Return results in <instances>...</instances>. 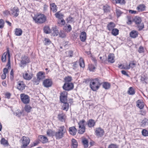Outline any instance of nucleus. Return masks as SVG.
Listing matches in <instances>:
<instances>
[{
  "instance_id": "nucleus-1",
  "label": "nucleus",
  "mask_w": 148,
  "mask_h": 148,
  "mask_svg": "<svg viewBox=\"0 0 148 148\" xmlns=\"http://www.w3.org/2000/svg\"><path fill=\"white\" fill-rule=\"evenodd\" d=\"M35 23L38 24H42L45 23L46 21V16L43 14H35L33 17Z\"/></svg>"
},
{
  "instance_id": "nucleus-2",
  "label": "nucleus",
  "mask_w": 148,
  "mask_h": 148,
  "mask_svg": "<svg viewBox=\"0 0 148 148\" xmlns=\"http://www.w3.org/2000/svg\"><path fill=\"white\" fill-rule=\"evenodd\" d=\"M66 132V130L64 126L59 127L57 131L54 133V136L57 139L62 138Z\"/></svg>"
},
{
  "instance_id": "nucleus-3",
  "label": "nucleus",
  "mask_w": 148,
  "mask_h": 148,
  "mask_svg": "<svg viewBox=\"0 0 148 148\" xmlns=\"http://www.w3.org/2000/svg\"><path fill=\"white\" fill-rule=\"evenodd\" d=\"M100 85V84L97 79H96L91 81L90 85L91 88L93 91H96L98 90Z\"/></svg>"
},
{
  "instance_id": "nucleus-4",
  "label": "nucleus",
  "mask_w": 148,
  "mask_h": 148,
  "mask_svg": "<svg viewBox=\"0 0 148 148\" xmlns=\"http://www.w3.org/2000/svg\"><path fill=\"white\" fill-rule=\"evenodd\" d=\"M29 62V60L28 57L27 56H23L21 57V60L19 64L21 67L24 68Z\"/></svg>"
},
{
  "instance_id": "nucleus-5",
  "label": "nucleus",
  "mask_w": 148,
  "mask_h": 148,
  "mask_svg": "<svg viewBox=\"0 0 148 148\" xmlns=\"http://www.w3.org/2000/svg\"><path fill=\"white\" fill-rule=\"evenodd\" d=\"M29 138L28 137L25 136H23L21 139L20 140V142L22 143V145L21 146V148H26L30 143Z\"/></svg>"
},
{
  "instance_id": "nucleus-6",
  "label": "nucleus",
  "mask_w": 148,
  "mask_h": 148,
  "mask_svg": "<svg viewBox=\"0 0 148 148\" xmlns=\"http://www.w3.org/2000/svg\"><path fill=\"white\" fill-rule=\"evenodd\" d=\"M20 98L21 101L24 103L26 104L29 103V97L28 95L24 94H21L20 95Z\"/></svg>"
},
{
  "instance_id": "nucleus-7",
  "label": "nucleus",
  "mask_w": 148,
  "mask_h": 148,
  "mask_svg": "<svg viewBox=\"0 0 148 148\" xmlns=\"http://www.w3.org/2000/svg\"><path fill=\"white\" fill-rule=\"evenodd\" d=\"M74 87L73 84L72 83H65L63 86V89L66 91L70 90Z\"/></svg>"
},
{
  "instance_id": "nucleus-8",
  "label": "nucleus",
  "mask_w": 148,
  "mask_h": 148,
  "mask_svg": "<svg viewBox=\"0 0 148 148\" xmlns=\"http://www.w3.org/2000/svg\"><path fill=\"white\" fill-rule=\"evenodd\" d=\"M10 14H12L14 17H16L19 14V10L17 7H14L12 8L10 11Z\"/></svg>"
},
{
  "instance_id": "nucleus-9",
  "label": "nucleus",
  "mask_w": 148,
  "mask_h": 148,
  "mask_svg": "<svg viewBox=\"0 0 148 148\" xmlns=\"http://www.w3.org/2000/svg\"><path fill=\"white\" fill-rule=\"evenodd\" d=\"M104 131L100 127L96 128L95 131L96 135L98 137L102 136L104 134Z\"/></svg>"
},
{
  "instance_id": "nucleus-10",
  "label": "nucleus",
  "mask_w": 148,
  "mask_h": 148,
  "mask_svg": "<svg viewBox=\"0 0 148 148\" xmlns=\"http://www.w3.org/2000/svg\"><path fill=\"white\" fill-rule=\"evenodd\" d=\"M23 75L24 79L27 80H29L32 78L33 75L31 73L26 72L25 73H23Z\"/></svg>"
},
{
  "instance_id": "nucleus-11",
  "label": "nucleus",
  "mask_w": 148,
  "mask_h": 148,
  "mask_svg": "<svg viewBox=\"0 0 148 148\" xmlns=\"http://www.w3.org/2000/svg\"><path fill=\"white\" fill-rule=\"evenodd\" d=\"M43 84L45 87H49L51 86L52 84V81L51 79H47L43 81Z\"/></svg>"
},
{
  "instance_id": "nucleus-12",
  "label": "nucleus",
  "mask_w": 148,
  "mask_h": 148,
  "mask_svg": "<svg viewBox=\"0 0 148 148\" xmlns=\"http://www.w3.org/2000/svg\"><path fill=\"white\" fill-rule=\"evenodd\" d=\"M25 87V85L23 81H19L17 85V88L20 90H24Z\"/></svg>"
},
{
  "instance_id": "nucleus-13",
  "label": "nucleus",
  "mask_w": 148,
  "mask_h": 148,
  "mask_svg": "<svg viewBox=\"0 0 148 148\" xmlns=\"http://www.w3.org/2000/svg\"><path fill=\"white\" fill-rule=\"evenodd\" d=\"M66 116L63 113H60L58 116V118L61 122L64 121L66 118Z\"/></svg>"
},
{
  "instance_id": "nucleus-14",
  "label": "nucleus",
  "mask_w": 148,
  "mask_h": 148,
  "mask_svg": "<svg viewBox=\"0 0 148 148\" xmlns=\"http://www.w3.org/2000/svg\"><path fill=\"white\" fill-rule=\"evenodd\" d=\"M8 56V60L10 61V54L8 50L6 52H5L2 56L1 60L3 62H5L6 60V56Z\"/></svg>"
},
{
  "instance_id": "nucleus-15",
  "label": "nucleus",
  "mask_w": 148,
  "mask_h": 148,
  "mask_svg": "<svg viewBox=\"0 0 148 148\" xmlns=\"http://www.w3.org/2000/svg\"><path fill=\"white\" fill-rule=\"evenodd\" d=\"M96 122L95 120L92 119H90L87 121V124L88 126L90 128L94 127L95 125Z\"/></svg>"
},
{
  "instance_id": "nucleus-16",
  "label": "nucleus",
  "mask_w": 148,
  "mask_h": 148,
  "mask_svg": "<svg viewBox=\"0 0 148 148\" xmlns=\"http://www.w3.org/2000/svg\"><path fill=\"white\" fill-rule=\"evenodd\" d=\"M37 76L38 80H42L45 78V73L42 72H40L37 73Z\"/></svg>"
},
{
  "instance_id": "nucleus-17",
  "label": "nucleus",
  "mask_w": 148,
  "mask_h": 148,
  "mask_svg": "<svg viewBox=\"0 0 148 148\" xmlns=\"http://www.w3.org/2000/svg\"><path fill=\"white\" fill-rule=\"evenodd\" d=\"M86 38V34L84 32H82L81 33L80 38L82 42H84L85 41Z\"/></svg>"
},
{
  "instance_id": "nucleus-18",
  "label": "nucleus",
  "mask_w": 148,
  "mask_h": 148,
  "mask_svg": "<svg viewBox=\"0 0 148 148\" xmlns=\"http://www.w3.org/2000/svg\"><path fill=\"white\" fill-rule=\"evenodd\" d=\"M69 131L71 135H75L76 133L77 130L74 126H73L69 128Z\"/></svg>"
},
{
  "instance_id": "nucleus-19",
  "label": "nucleus",
  "mask_w": 148,
  "mask_h": 148,
  "mask_svg": "<svg viewBox=\"0 0 148 148\" xmlns=\"http://www.w3.org/2000/svg\"><path fill=\"white\" fill-rule=\"evenodd\" d=\"M114 58V56L113 54L111 53L109 54L108 57V62L111 63H114L115 61Z\"/></svg>"
},
{
  "instance_id": "nucleus-20",
  "label": "nucleus",
  "mask_w": 148,
  "mask_h": 148,
  "mask_svg": "<svg viewBox=\"0 0 148 148\" xmlns=\"http://www.w3.org/2000/svg\"><path fill=\"white\" fill-rule=\"evenodd\" d=\"M146 6L144 4H140L137 7L136 9L138 12L144 11L146 8Z\"/></svg>"
},
{
  "instance_id": "nucleus-21",
  "label": "nucleus",
  "mask_w": 148,
  "mask_h": 148,
  "mask_svg": "<svg viewBox=\"0 0 148 148\" xmlns=\"http://www.w3.org/2000/svg\"><path fill=\"white\" fill-rule=\"evenodd\" d=\"M136 103V106L140 109H142L143 108L144 104L142 101L140 100H138L137 101Z\"/></svg>"
},
{
  "instance_id": "nucleus-22",
  "label": "nucleus",
  "mask_w": 148,
  "mask_h": 148,
  "mask_svg": "<svg viewBox=\"0 0 148 148\" xmlns=\"http://www.w3.org/2000/svg\"><path fill=\"white\" fill-rule=\"evenodd\" d=\"M115 26V24L112 22H110L108 25L107 27L110 31L112 30Z\"/></svg>"
},
{
  "instance_id": "nucleus-23",
  "label": "nucleus",
  "mask_w": 148,
  "mask_h": 148,
  "mask_svg": "<svg viewBox=\"0 0 148 148\" xmlns=\"http://www.w3.org/2000/svg\"><path fill=\"white\" fill-rule=\"evenodd\" d=\"M50 7L51 10L53 12H55L57 11V6L54 3H51Z\"/></svg>"
},
{
  "instance_id": "nucleus-24",
  "label": "nucleus",
  "mask_w": 148,
  "mask_h": 148,
  "mask_svg": "<svg viewBox=\"0 0 148 148\" xmlns=\"http://www.w3.org/2000/svg\"><path fill=\"white\" fill-rule=\"evenodd\" d=\"M138 32L135 30L132 31L130 33V36L132 38H135L138 36Z\"/></svg>"
},
{
  "instance_id": "nucleus-25",
  "label": "nucleus",
  "mask_w": 148,
  "mask_h": 148,
  "mask_svg": "<svg viewBox=\"0 0 148 148\" xmlns=\"http://www.w3.org/2000/svg\"><path fill=\"white\" fill-rule=\"evenodd\" d=\"M15 34L17 36H21L23 33L22 30L20 28H16L14 31Z\"/></svg>"
},
{
  "instance_id": "nucleus-26",
  "label": "nucleus",
  "mask_w": 148,
  "mask_h": 148,
  "mask_svg": "<svg viewBox=\"0 0 148 148\" xmlns=\"http://www.w3.org/2000/svg\"><path fill=\"white\" fill-rule=\"evenodd\" d=\"M40 140L43 143H45L47 142L48 139L46 137L42 135L40 136L39 137Z\"/></svg>"
},
{
  "instance_id": "nucleus-27",
  "label": "nucleus",
  "mask_w": 148,
  "mask_h": 148,
  "mask_svg": "<svg viewBox=\"0 0 148 148\" xmlns=\"http://www.w3.org/2000/svg\"><path fill=\"white\" fill-rule=\"evenodd\" d=\"M72 148H77L78 144L76 140L74 139H72Z\"/></svg>"
},
{
  "instance_id": "nucleus-28",
  "label": "nucleus",
  "mask_w": 148,
  "mask_h": 148,
  "mask_svg": "<svg viewBox=\"0 0 148 148\" xmlns=\"http://www.w3.org/2000/svg\"><path fill=\"white\" fill-rule=\"evenodd\" d=\"M129 66H127V63L125 64V65L120 64L119 65L118 67L121 69H125L128 70L129 69Z\"/></svg>"
},
{
  "instance_id": "nucleus-29",
  "label": "nucleus",
  "mask_w": 148,
  "mask_h": 148,
  "mask_svg": "<svg viewBox=\"0 0 148 148\" xmlns=\"http://www.w3.org/2000/svg\"><path fill=\"white\" fill-rule=\"evenodd\" d=\"M134 20L136 25L142 22L141 18L137 16L134 18Z\"/></svg>"
},
{
  "instance_id": "nucleus-30",
  "label": "nucleus",
  "mask_w": 148,
  "mask_h": 148,
  "mask_svg": "<svg viewBox=\"0 0 148 148\" xmlns=\"http://www.w3.org/2000/svg\"><path fill=\"white\" fill-rule=\"evenodd\" d=\"M62 108L63 110L67 111L69 108V104L67 103H64L62 106Z\"/></svg>"
},
{
  "instance_id": "nucleus-31",
  "label": "nucleus",
  "mask_w": 148,
  "mask_h": 148,
  "mask_svg": "<svg viewBox=\"0 0 148 148\" xmlns=\"http://www.w3.org/2000/svg\"><path fill=\"white\" fill-rule=\"evenodd\" d=\"M102 85L103 87L105 89H109L110 86V84L107 82H105L103 83Z\"/></svg>"
},
{
  "instance_id": "nucleus-32",
  "label": "nucleus",
  "mask_w": 148,
  "mask_h": 148,
  "mask_svg": "<svg viewBox=\"0 0 148 148\" xmlns=\"http://www.w3.org/2000/svg\"><path fill=\"white\" fill-rule=\"evenodd\" d=\"M135 91L132 87H130L128 91V94L130 95H133L135 93Z\"/></svg>"
},
{
  "instance_id": "nucleus-33",
  "label": "nucleus",
  "mask_w": 148,
  "mask_h": 148,
  "mask_svg": "<svg viewBox=\"0 0 148 148\" xmlns=\"http://www.w3.org/2000/svg\"><path fill=\"white\" fill-rule=\"evenodd\" d=\"M44 32L47 34L50 33L51 32V30L48 26H46L44 27Z\"/></svg>"
},
{
  "instance_id": "nucleus-34",
  "label": "nucleus",
  "mask_w": 148,
  "mask_h": 148,
  "mask_svg": "<svg viewBox=\"0 0 148 148\" xmlns=\"http://www.w3.org/2000/svg\"><path fill=\"white\" fill-rule=\"evenodd\" d=\"M55 132L52 131L51 130H48L47 131V135L49 136H54Z\"/></svg>"
},
{
  "instance_id": "nucleus-35",
  "label": "nucleus",
  "mask_w": 148,
  "mask_h": 148,
  "mask_svg": "<svg viewBox=\"0 0 148 148\" xmlns=\"http://www.w3.org/2000/svg\"><path fill=\"white\" fill-rule=\"evenodd\" d=\"M119 30L116 28H114L112 30V34L114 36H116L119 34Z\"/></svg>"
},
{
  "instance_id": "nucleus-36",
  "label": "nucleus",
  "mask_w": 148,
  "mask_h": 148,
  "mask_svg": "<svg viewBox=\"0 0 148 148\" xmlns=\"http://www.w3.org/2000/svg\"><path fill=\"white\" fill-rule=\"evenodd\" d=\"M139 30H142L144 27V23L142 22L136 25Z\"/></svg>"
},
{
  "instance_id": "nucleus-37",
  "label": "nucleus",
  "mask_w": 148,
  "mask_h": 148,
  "mask_svg": "<svg viewBox=\"0 0 148 148\" xmlns=\"http://www.w3.org/2000/svg\"><path fill=\"white\" fill-rule=\"evenodd\" d=\"M14 114L16 116L20 117L21 116L22 112L19 110H17L14 112Z\"/></svg>"
},
{
  "instance_id": "nucleus-38",
  "label": "nucleus",
  "mask_w": 148,
  "mask_h": 148,
  "mask_svg": "<svg viewBox=\"0 0 148 148\" xmlns=\"http://www.w3.org/2000/svg\"><path fill=\"white\" fill-rule=\"evenodd\" d=\"M79 130L78 133L80 134H83L85 131V127H79Z\"/></svg>"
},
{
  "instance_id": "nucleus-39",
  "label": "nucleus",
  "mask_w": 148,
  "mask_h": 148,
  "mask_svg": "<svg viewBox=\"0 0 148 148\" xmlns=\"http://www.w3.org/2000/svg\"><path fill=\"white\" fill-rule=\"evenodd\" d=\"M65 23V21L63 19H62L61 20H59L58 22V24L59 26H62L64 25Z\"/></svg>"
},
{
  "instance_id": "nucleus-40",
  "label": "nucleus",
  "mask_w": 148,
  "mask_h": 148,
  "mask_svg": "<svg viewBox=\"0 0 148 148\" xmlns=\"http://www.w3.org/2000/svg\"><path fill=\"white\" fill-rule=\"evenodd\" d=\"M79 64L81 67L83 68L85 66L84 63L83 58H80L79 60Z\"/></svg>"
},
{
  "instance_id": "nucleus-41",
  "label": "nucleus",
  "mask_w": 148,
  "mask_h": 148,
  "mask_svg": "<svg viewBox=\"0 0 148 148\" xmlns=\"http://www.w3.org/2000/svg\"><path fill=\"white\" fill-rule=\"evenodd\" d=\"M25 110L27 112H29L32 109V108L29 105H26L25 107Z\"/></svg>"
},
{
  "instance_id": "nucleus-42",
  "label": "nucleus",
  "mask_w": 148,
  "mask_h": 148,
  "mask_svg": "<svg viewBox=\"0 0 148 148\" xmlns=\"http://www.w3.org/2000/svg\"><path fill=\"white\" fill-rule=\"evenodd\" d=\"M53 31V35L54 36H57L59 33L58 30L56 27H53L52 28Z\"/></svg>"
},
{
  "instance_id": "nucleus-43",
  "label": "nucleus",
  "mask_w": 148,
  "mask_h": 148,
  "mask_svg": "<svg viewBox=\"0 0 148 148\" xmlns=\"http://www.w3.org/2000/svg\"><path fill=\"white\" fill-rule=\"evenodd\" d=\"M82 143L85 148H87L88 146V141L87 139H84L82 140Z\"/></svg>"
},
{
  "instance_id": "nucleus-44",
  "label": "nucleus",
  "mask_w": 148,
  "mask_h": 148,
  "mask_svg": "<svg viewBox=\"0 0 148 148\" xmlns=\"http://www.w3.org/2000/svg\"><path fill=\"white\" fill-rule=\"evenodd\" d=\"M85 121L84 120H81L78 123L79 127H85L84 126V123Z\"/></svg>"
},
{
  "instance_id": "nucleus-45",
  "label": "nucleus",
  "mask_w": 148,
  "mask_h": 148,
  "mask_svg": "<svg viewBox=\"0 0 148 148\" xmlns=\"http://www.w3.org/2000/svg\"><path fill=\"white\" fill-rule=\"evenodd\" d=\"M73 51L71 50L69 51L66 52L67 57H72L73 56Z\"/></svg>"
},
{
  "instance_id": "nucleus-46",
  "label": "nucleus",
  "mask_w": 148,
  "mask_h": 148,
  "mask_svg": "<svg viewBox=\"0 0 148 148\" xmlns=\"http://www.w3.org/2000/svg\"><path fill=\"white\" fill-rule=\"evenodd\" d=\"M7 66H8V69H7L6 68H5L3 70V73H5V74L8 73V70L9 69H10V62H8Z\"/></svg>"
},
{
  "instance_id": "nucleus-47",
  "label": "nucleus",
  "mask_w": 148,
  "mask_h": 148,
  "mask_svg": "<svg viewBox=\"0 0 148 148\" xmlns=\"http://www.w3.org/2000/svg\"><path fill=\"white\" fill-rule=\"evenodd\" d=\"M64 80L65 83H70L72 80V77L71 76H67L64 78Z\"/></svg>"
},
{
  "instance_id": "nucleus-48",
  "label": "nucleus",
  "mask_w": 148,
  "mask_h": 148,
  "mask_svg": "<svg viewBox=\"0 0 148 148\" xmlns=\"http://www.w3.org/2000/svg\"><path fill=\"white\" fill-rule=\"evenodd\" d=\"M147 120L146 119H144L142 121V125L143 127H145L148 125V122Z\"/></svg>"
},
{
  "instance_id": "nucleus-49",
  "label": "nucleus",
  "mask_w": 148,
  "mask_h": 148,
  "mask_svg": "<svg viewBox=\"0 0 148 148\" xmlns=\"http://www.w3.org/2000/svg\"><path fill=\"white\" fill-rule=\"evenodd\" d=\"M72 67L73 69L75 70L78 66V62L77 61L74 62L72 63Z\"/></svg>"
},
{
  "instance_id": "nucleus-50",
  "label": "nucleus",
  "mask_w": 148,
  "mask_h": 148,
  "mask_svg": "<svg viewBox=\"0 0 148 148\" xmlns=\"http://www.w3.org/2000/svg\"><path fill=\"white\" fill-rule=\"evenodd\" d=\"M127 23L128 25L131 24L132 23V18L130 16H127Z\"/></svg>"
},
{
  "instance_id": "nucleus-51",
  "label": "nucleus",
  "mask_w": 148,
  "mask_h": 148,
  "mask_svg": "<svg viewBox=\"0 0 148 148\" xmlns=\"http://www.w3.org/2000/svg\"><path fill=\"white\" fill-rule=\"evenodd\" d=\"M55 15L56 18L60 19H62L63 16V15L60 14L59 12L56 13L55 14Z\"/></svg>"
},
{
  "instance_id": "nucleus-52",
  "label": "nucleus",
  "mask_w": 148,
  "mask_h": 148,
  "mask_svg": "<svg viewBox=\"0 0 148 148\" xmlns=\"http://www.w3.org/2000/svg\"><path fill=\"white\" fill-rule=\"evenodd\" d=\"M116 3H119L121 4H125V0H115Z\"/></svg>"
},
{
  "instance_id": "nucleus-53",
  "label": "nucleus",
  "mask_w": 148,
  "mask_h": 148,
  "mask_svg": "<svg viewBox=\"0 0 148 148\" xmlns=\"http://www.w3.org/2000/svg\"><path fill=\"white\" fill-rule=\"evenodd\" d=\"M4 21L3 19H0V28H3L4 26Z\"/></svg>"
},
{
  "instance_id": "nucleus-54",
  "label": "nucleus",
  "mask_w": 148,
  "mask_h": 148,
  "mask_svg": "<svg viewBox=\"0 0 148 148\" xmlns=\"http://www.w3.org/2000/svg\"><path fill=\"white\" fill-rule=\"evenodd\" d=\"M142 135L144 136H148V131L145 129H143L142 131Z\"/></svg>"
},
{
  "instance_id": "nucleus-55",
  "label": "nucleus",
  "mask_w": 148,
  "mask_h": 148,
  "mask_svg": "<svg viewBox=\"0 0 148 148\" xmlns=\"http://www.w3.org/2000/svg\"><path fill=\"white\" fill-rule=\"evenodd\" d=\"M59 37L62 38H64L66 37V35L64 32L62 31H60L58 33Z\"/></svg>"
},
{
  "instance_id": "nucleus-56",
  "label": "nucleus",
  "mask_w": 148,
  "mask_h": 148,
  "mask_svg": "<svg viewBox=\"0 0 148 148\" xmlns=\"http://www.w3.org/2000/svg\"><path fill=\"white\" fill-rule=\"evenodd\" d=\"M116 12L118 17H119L122 13V12L118 9H116Z\"/></svg>"
},
{
  "instance_id": "nucleus-57",
  "label": "nucleus",
  "mask_w": 148,
  "mask_h": 148,
  "mask_svg": "<svg viewBox=\"0 0 148 148\" xmlns=\"http://www.w3.org/2000/svg\"><path fill=\"white\" fill-rule=\"evenodd\" d=\"M136 64L133 62H130L127 66H129V69L130 68H133L135 67Z\"/></svg>"
},
{
  "instance_id": "nucleus-58",
  "label": "nucleus",
  "mask_w": 148,
  "mask_h": 148,
  "mask_svg": "<svg viewBox=\"0 0 148 148\" xmlns=\"http://www.w3.org/2000/svg\"><path fill=\"white\" fill-rule=\"evenodd\" d=\"M60 100L63 103H67V97H60Z\"/></svg>"
},
{
  "instance_id": "nucleus-59",
  "label": "nucleus",
  "mask_w": 148,
  "mask_h": 148,
  "mask_svg": "<svg viewBox=\"0 0 148 148\" xmlns=\"http://www.w3.org/2000/svg\"><path fill=\"white\" fill-rule=\"evenodd\" d=\"M1 143L3 145H5L7 144V141L4 138H2L1 140Z\"/></svg>"
},
{
  "instance_id": "nucleus-60",
  "label": "nucleus",
  "mask_w": 148,
  "mask_h": 148,
  "mask_svg": "<svg viewBox=\"0 0 148 148\" xmlns=\"http://www.w3.org/2000/svg\"><path fill=\"white\" fill-rule=\"evenodd\" d=\"M89 69L90 71H93L95 69V67L93 65L90 64L89 65Z\"/></svg>"
},
{
  "instance_id": "nucleus-61",
  "label": "nucleus",
  "mask_w": 148,
  "mask_h": 148,
  "mask_svg": "<svg viewBox=\"0 0 148 148\" xmlns=\"http://www.w3.org/2000/svg\"><path fill=\"white\" fill-rule=\"evenodd\" d=\"M67 92H63L62 93L60 97H67Z\"/></svg>"
},
{
  "instance_id": "nucleus-62",
  "label": "nucleus",
  "mask_w": 148,
  "mask_h": 148,
  "mask_svg": "<svg viewBox=\"0 0 148 148\" xmlns=\"http://www.w3.org/2000/svg\"><path fill=\"white\" fill-rule=\"evenodd\" d=\"M67 22H73L74 20L73 18L72 17L70 16H69L68 18H67Z\"/></svg>"
},
{
  "instance_id": "nucleus-63",
  "label": "nucleus",
  "mask_w": 148,
  "mask_h": 148,
  "mask_svg": "<svg viewBox=\"0 0 148 148\" xmlns=\"http://www.w3.org/2000/svg\"><path fill=\"white\" fill-rule=\"evenodd\" d=\"M66 25L67 26V28L66 30V31L67 32H70L71 30L72 29L71 27V25Z\"/></svg>"
},
{
  "instance_id": "nucleus-64",
  "label": "nucleus",
  "mask_w": 148,
  "mask_h": 148,
  "mask_svg": "<svg viewBox=\"0 0 148 148\" xmlns=\"http://www.w3.org/2000/svg\"><path fill=\"white\" fill-rule=\"evenodd\" d=\"M108 148H118V147L116 145L111 144L109 145Z\"/></svg>"
}]
</instances>
